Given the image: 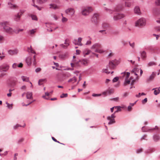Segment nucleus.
Wrapping results in <instances>:
<instances>
[{"label":"nucleus","instance_id":"nucleus-47","mask_svg":"<svg viewBox=\"0 0 160 160\" xmlns=\"http://www.w3.org/2000/svg\"><path fill=\"white\" fill-rule=\"evenodd\" d=\"M130 46L132 48H134L135 46V43L134 42L132 43H130V42H129Z\"/></svg>","mask_w":160,"mask_h":160},{"label":"nucleus","instance_id":"nucleus-51","mask_svg":"<svg viewBox=\"0 0 160 160\" xmlns=\"http://www.w3.org/2000/svg\"><path fill=\"white\" fill-rule=\"evenodd\" d=\"M118 79H119L118 77H115L112 80L113 82H116L118 80Z\"/></svg>","mask_w":160,"mask_h":160},{"label":"nucleus","instance_id":"nucleus-61","mask_svg":"<svg viewBox=\"0 0 160 160\" xmlns=\"http://www.w3.org/2000/svg\"><path fill=\"white\" fill-rule=\"evenodd\" d=\"M91 44V42L90 41H88L86 43V45H90Z\"/></svg>","mask_w":160,"mask_h":160},{"label":"nucleus","instance_id":"nucleus-34","mask_svg":"<svg viewBox=\"0 0 160 160\" xmlns=\"http://www.w3.org/2000/svg\"><path fill=\"white\" fill-rule=\"evenodd\" d=\"M139 71V69L138 68H135L132 70V72H133L134 73L135 75L136 76L138 75L137 73Z\"/></svg>","mask_w":160,"mask_h":160},{"label":"nucleus","instance_id":"nucleus-58","mask_svg":"<svg viewBox=\"0 0 160 160\" xmlns=\"http://www.w3.org/2000/svg\"><path fill=\"white\" fill-rule=\"evenodd\" d=\"M53 18L55 20H57L58 19V17L57 15L55 14H53L52 15Z\"/></svg>","mask_w":160,"mask_h":160},{"label":"nucleus","instance_id":"nucleus-63","mask_svg":"<svg viewBox=\"0 0 160 160\" xmlns=\"http://www.w3.org/2000/svg\"><path fill=\"white\" fill-rule=\"evenodd\" d=\"M105 9L108 12H109L110 13H112V11L110 9H108L107 8H105Z\"/></svg>","mask_w":160,"mask_h":160},{"label":"nucleus","instance_id":"nucleus-29","mask_svg":"<svg viewBox=\"0 0 160 160\" xmlns=\"http://www.w3.org/2000/svg\"><path fill=\"white\" fill-rule=\"evenodd\" d=\"M28 51L29 52H31L32 53H35V52L32 49L31 46H30V47L28 48Z\"/></svg>","mask_w":160,"mask_h":160},{"label":"nucleus","instance_id":"nucleus-10","mask_svg":"<svg viewBox=\"0 0 160 160\" xmlns=\"http://www.w3.org/2000/svg\"><path fill=\"white\" fill-rule=\"evenodd\" d=\"M82 40V38L79 37L78 38L77 40L76 39L74 40L73 41V43L75 45L82 46V44L81 42Z\"/></svg>","mask_w":160,"mask_h":160},{"label":"nucleus","instance_id":"nucleus-1","mask_svg":"<svg viewBox=\"0 0 160 160\" xmlns=\"http://www.w3.org/2000/svg\"><path fill=\"white\" fill-rule=\"evenodd\" d=\"M8 24V22H0V25L3 27L4 29L6 32L9 33H12L14 31L11 28L7 26Z\"/></svg>","mask_w":160,"mask_h":160},{"label":"nucleus","instance_id":"nucleus-48","mask_svg":"<svg viewBox=\"0 0 160 160\" xmlns=\"http://www.w3.org/2000/svg\"><path fill=\"white\" fill-rule=\"evenodd\" d=\"M35 1V0H32V1L33 2V4H32V5L34 6V7H36L38 10H41V8H39L38 6L37 5H36L34 3V2Z\"/></svg>","mask_w":160,"mask_h":160},{"label":"nucleus","instance_id":"nucleus-35","mask_svg":"<svg viewBox=\"0 0 160 160\" xmlns=\"http://www.w3.org/2000/svg\"><path fill=\"white\" fill-rule=\"evenodd\" d=\"M134 103H130V105L128 107V110L129 111H131L132 110V107L134 106Z\"/></svg>","mask_w":160,"mask_h":160},{"label":"nucleus","instance_id":"nucleus-23","mask_svg":"<svg viewBox=\"0 0 160 160\" xmlns=\"http://www.w3.org/2000/svg\"><path fill=\"white\" fill-rule=\"evenodd\" d=\"M156 76V74L154 72H152L149 78L147 80L148 81H149L153 80Z\"/></svg>","mask_w":160,"mask_h":160},{"label":"nucleus","instance_id":"nucleus-43","mask_svg":"<svg viewBox=\"0 0 160 160\" xmlns=\"http://www.w3.org/2000/svg\"><path fill=\"white\" fill-rule=\"evenodd\" d=\"M7 104V107L10 109H11L12 108V104H10L8 102H7L6 103Z\"/></svg>","mask_w":160,"mask_h":160},{"label":"nucleus","instance_id":"nucleus-49","mask_svg":"<svg viewBox=\"0 0 160 160\" xmlns=\"http://www.w3.org/2000/svg\"><path fill=\"white\" fill-rule=\"evenodd\" d=\"M155 65V63L154 62H150L148 64V66H152Z\"/></svg>","mask_w":160,"mask_h":160},{"label":"nucleus","instance_id":"nucleus-41","mask_svg":"<svg viewBox=\"0 0 160 160\" xmlns=\"http://www.w3.org/2000/svg\"><path fill=\"white\" fill-rule=\"evenodd\" d=\"M112 61L113 62V63H114L115 65H118L120 62V61L119 60H117L116 59L112 60Z\"/></svg>","mask_w":160,"mask_h":160},{"label":"nucleus","instance_id":"nucleus-12","mask_svg":"<svg viewBox=\"0 0 160 160\" xmlns=\"http://www.w3.org/2000/svg\"><path fill=\"white\" fill-rule=\"evenodd\" d=\"M124 15L122 14H118L114 16L113 19L114 20H118L124 17Z\"/></svg>","mask_w":160,"mask_h":160},{"label":"nucleus","instance_id":"nucleus-27","mask_svg":"<svg viewBox=\"0 0 160 160\" xmlns=\"http://www.w3.org/2000/svg\"><path fill=\"white\" fill-rule=\"evenodd\" d=\"M80 62L84 65H87L88 62L87 59H83L82 60H79Z\"/></svg>","mask_w":160,"mask_h":160},{"label":"nucleus","instance_id":"nucleus-17","mask_svg":"<svg viewBox=\"0 0 160 160\" xmlns=\"http://www.w3.org/2000/svg\"><path fill=\"white\" fill-rule=\"evenodd\" d=\"M134 12L138 15L141 14V12L140 9V8L138 6H136L134 9Z\"/></svg>","mask_w":160,"mask_h":160},{"label":"nucleus","instance_id":"nucleus-50","mask_svg":"<svg viewBox=\"0 0 160 160\" xmlns=\"http://www.w3.org/2000/svg\"><path fill=\"white\" fill-rule=\"evenodd\" d=\"M67 96L68 94L67 93H63L61 95L60 97L61 98H63L64 97H66Z\"/></svg>","mask_w":160,"mask_h":160},{"label":"nucleus","instance_id":"nucleus-5","mask_svg":"<svg viewBox=\"0 0 160 160\" xmlns=\"http://www.w3.org/2000/svg\"><path fill=\"white\" fill-rule=\"evenodd\" d=\"M25 11L21 10L17 14L14 16L13 17L14 20L16 21H18L20 20L21 16L24 12Z\"/></svg>","mask_w":160,"mask_h":160},{"label":"nucleus","instance_id":"nucleus-39","mask_svg":"<svg viewBox=\"0 0 160 160\" xmlns=\"http://www.w3.org/2000/svg\"><path fill=\"white\" fill-rule=\"evenodd\" d=\"M61 15L62 17V21L63 22H65L68 21V19L63 16V14H61Z\"/></svg>","mask_w":160,"mask_h":160},{"label":"nucleus","instance_id":"nucleus-32","mask_svg":"<svg viewBox=\"0 0 160 160\" xmlns=\"http://www.w3.org/2000/svg\"><path fill=\"white\" fill-rule=\"evenodd\" d=\"M52 93V92H51L49 93H48V92H46L45 93V95H44L42 96V97L43 98H44L45 99H48V98H47L46 97L47 96H48L50 95V94H51Z\"/></svg>","mask_w":160,"mask_h":160},{"label":"nucleus","instance_id":"nucleus-25","mask_svg":"<svg viewBox=\"0 0 160 160\" xmlns=\"http://www.w3.org/2000/svg\"><path fill=\"white\" fill-rule=\"evenodd\" d=\"M76 81L77 78L75 77H74L72 78L69 79L68 81V82H72L73 83L76 82Z\"/></svg>","mask_w":160,"mask_h":160},{"label":"nucleus","instance_id":"nucleus-16","mask_svg":"<svg viewBox=\"0 0 160 160\" xmlns=\"http://www.w3.org/2000/svg\"><path fill=\"white\" fill-rule=\"evenodd\" d=\"M122 75V77L123 78H125V80L128 79V78L129 77L130 73L128 72H124L121 74Z\"/></svg>","mask_w":160,"mask_h":160},{"label":"nucleus","instance_id":"nucleus-26","mask_svg":"<svg viewBox=\"0 0 160 160\" xmlns=\"http://www.w3.org/2000/svg\"><path fill=\"white\" fill-rule=\"evenodd\" d=\"M21 78L23 81L27 82L29 81V78L27 77L22 76L21 77Z\"/></svg>","mask_w":160,"mask_h":160},{"label":"nucleus","instance_id":"nucleus-55","mask_svg":"<svg viewBox=\"0 0 160 160\" xmlns=\"http://www.w3.org/2000/svg\"><path fill=\"white\" fill-rule=\"evenodd\" d=\"M36 32L35 29H32L30 31V34H32L34 33L35 32Z\"/></svg>","mask_w":160,"mask_h":160},{"label":"nucleus","instance_id":"nucleus-37","mask_svg":"<svg viewBox=\"0 0 160 160\" xmlns=\"http://www.w3.org/2000/svg\"><path fill=\"white\" fill-rule=\"evenodd\" d=\"M91 52V51L89 50H86L85 51L83 52V54L84 55V56H85L86 55H88L90 52Z\"/></svg>","mask_w":160,"mask_h":160},{"label":"nucleus","instance_id":"nucleus-6","mask_svg":"<svg viewBox=\"0 0 160 160\" xmlns=\"http://www.w3.org/2000/svg\"><path fill=\"white\" fill-rule=\"evenodd\" d=\"M146 24V20L144 18H141L138 20L136 23V26L141 27L145 26Z\"/></svg>","mask_w":160,"mask_h":160},{"label":"nucleus","instance_id":"nucleus-4","mask_svg":"<svg viewBox=\"0 0 160 160\" xmlns=\"http://www.w3.org/2000/svg\"><path fill=\"white\" fill-rule=\"evenodd\" d=\"M98 15L96 13L93 15L91 19V21L94 23L95 27H97L98 25Z\"/></svg>","mask_w":160,"mask_h":160},{"label":"nucleus","instance_id":"nucleus-59","mask_svg":"<svg viewBox=\"0 0 160 160\" xmlns=\"http://www.w3.org/2000/svg\"><path fill=\"white\" fill-rule=\"evenodd\" d=\"M101 95V94H93L92 95V96L93 97H98L100 96Z\"/></svg>","mask_w":160,"mask_h":160},{"label":"nucleus","instance_id":"nucleus-64","mask_svg":"<svg viewBox=\"0 0 160 160\" xmlns=\"http://www.w3.org/2000/svg\"><path fill=\"white\" fill-rule=\"evenodd\" d=\"M156 4L158 5H160V0H157L156 2Z\"/></svg>","mask_w":160,"mask_h":160},{"label":"nucleus","instance_id":"nucleus-42","mask_svg":"<svg viewBox=\"0 0 160 160\" xmlns=\"http://www.w3.org/2000/svg\"><path fill=\"white\" fill-rule=\"evenodd\" d=\"M95 52H97L99 53H102L104 52V51L100 49V48H98V49L96 50Z\"/></svg>","mask_w":160,"mask_h":160},{"label":"nucleus","instance_id":"nucleus-62","mask_svg":"<svg viewBox=\"0 0 160 160\" xmlns=\"http://www.w3.org/2000/svg\"><path fill=\"white\" fill-rule=\"evenodd\" d=\"M115 113H114L113 114H112L111 116H109L111 117V119H114L115 117Z\"/></svg>","mask_w":160,"mask_h":160},{"label":"nucleus","instance_id":"nucleus-28","mask_svg":"<svg viewBox=\"0 0 160 160\" xmlns=\"http://www.w3.org/2000/svg\"><path fill=\"white\" fill-rule=\"evenodd\" d=\"M152 90H154V93L155 95H157L158 94L160 93V90L159 89L157 88H153Z\"/></svg>","mask_w":160,"mask_h":160},{"label":"nucleus","instance_id":"nucleus-22","mask_svg":"<svg viewBox=\"0 0 160 160\" xmlns=\"http://www.w3.org/2000/svg\"><path fill=\"white\" fill-rule=\"evenodd\" d=\"M107 119L110 121L108 123V124L109 125L114 123L115 122L114 119H111V117H107Z\"/></svg>","mask_w":160,"mask_h":160},{"label":"nucleus","instance_id":"nucleus-46","mask_svg":"<svg viewBox=\"0 0 160 160\" xmlns=\"http://www.w3.org/2000/svg\"><path fill=\"white\" fill-rule=\"evenodd\" d=\"M131 5V3L129 2H125V6L128 7H129Z\"/></svg>","mask_w":160,"mask_h":160},{"label":"nucleus","instance_id":"nucleus-19","mask_svg":"<svg viewBox=\"0 0 160 160\" xmlns=\"http://www.w3.org/2000/svg\"><path fill=\"white\" fill-rule=\"evenodd\" d=\"M125 107L124 106H122L121 107L120 106H117L115 107V109H117V110L114 112V113H115L117 112H118L119 111H121V108H124Z\"/></svg>","mask_w":160,"mask_h":160},{"label":"nucleus","instance_id":"nucleus-14","mask_svg":"<svg viewBox=\"0 0 160 160\" xmlns=\"http://www.w3.org/2000/svg\"><path fill=\"white\" fill-rule=\"evenodd\" d=\"M25 94L27 99H33L32 93V92H28Z\"/></svg>","mask_w":160,"mask_h":160},{"label":"nucleus","instance_id":"nucleus-36","mask_svg":"<svg viewBox=\"0 0 160 160\" xmlns=\"http://www.w3.org/2000/svg\"><path fill=\"white\" fill-rule=\"evenodd\" d=\"M47 0H37V3L38 4H42L47 2Z\"/></svg>","mask_w":160,"mask_h":160},{"label":"nucleus","instance_id":"nucleus-24","mask_svg":"<svg viewBox=\"0 0 160 160\" xmlns=\"http://www.w3.org/2000/svg\"><path fill=\"white\" fill-rule=\"evenodd\" d=\"M141 57L142 59H144L146 57V53L144 51L141 52Z\"/></svg>","mask_w":160,"mask_h":160},{"label":"nucleus","instance_id":"nucleus-18","mask_svg":"<svg viewBox=\"0 0 160 160\" xmlns=\"http://www.w3.org/2000/svg\"><path fill=\"white\" fill-rule=\"evenodd\" d=\"M50 8L54 9H58L60 8V6L55 4H51L50 5Z\"/></svg>","mask_w":160,"mask_h":160},{"label":"nucleus","instance_id":"nucleus-60","mask_svg":"<svg viewBox=\"0 0 160 160\" xmlns=\"http://www.w3.org/2000/svg\"><path fill=\"white\" fill-rule=\"evenodd\" d=\"M41 68H38L36 69L35 71L36 72H40L41 71Z\"/></svg>","mask_w":160,"mask_h":160},{"label":"nucleus","instance_id":"nucleus-8","mask_svg":"<svg viewBox=\"0 0 160 160\" xmlns=\"http://www.w3.org/2000/svg\"><path fill=\"white\" fill-rule=\"evenodd\" d=\"M9 66L8 65L4 64L0 67V71L1 72H6L9 70Z\"/></svg>","mask_w":160,"mask_h":160},{"label":"nucleus","instance_id":"nucleus-3","mask_svg":"<svg viewBox=\"0 0 160 160\" xmlns=\"http://www.w3.org/2000/svg\"><path fill=\"white\" fill-rule=\"evenodd\" d=\"M26 61L28 66L30 65L32 62L34 65H35L36 64L35 55L33 56L32 58L31 56L28 57L26 58Z\"/></svg>","mask_w":160,"mask_h":160},{"label":"nucleus","instance_id":"nucleus-2","mask_svg":"<svg viewBox=\"0 0 160 160\" xmlns=\"http://www.w3.org/2000/svg\"><path fill=\"white\" fill-rule=\"evenodd\" d=\"M93 9L92 7H86L82 8L81 12L83 16H87L89 15Z\"/></svg>","mask_w":160,"mask_h":160},{"label":"nucleus","instance_id":"nucleus-44","mask_svg":"<svg viewBox=\"0 0 160 160\" xmlns=\"http://www.w3.org/2000/svg\"><path fill=\"white\" fill-rule=\"evenodd\" d=\"M31 17L32 18L33 20H38L37 16L34 15H31Z\"/></svg>","mask_w":160,"mask_h":160},{"label":"nucleus","instance_id":"nucleus-21","mask_svg":"<svg viewBox=\"0 0 160 160\" xmlns=\"http://www.w3.org/2000/svg\"><path fill=\"white\" fill-rule=\"evenodd\" d=\"M69 41V40L68 39H66L65 40V45H64L63 44L61 45V46L62 47L64 48H66L69 45V43L68 42Z\"/></svg>","mask_w":160,"mask_h":160},{"label":"nucleus","instance_id":"nucleus-30","mask_svg":"<svg viewBox=\"0 0 160 160\" xmlns=\"http://www.w3.org/2000/svg\"><path fill=\"white\" fill-rule=\"evenodd\" d=\"M154 13L155 15H157L160 13V10L158 9H155L154 11Z\"/></svg>","mask_w":160,"mask_h":160},{"label":"nucleus","instance_id":"nucleus-53","mask_svg":"<svg viewBox=\"0 0 160 160\" xmlns=\"http://www.w3.org/2000/svg\"><path fill=\"white\" fill-rule=\"evenodd\" d=\"M156 128L158 129V128L157 127H156L155 128H152V129H149L147 131H148V132H152V131L154 130Z\"/></svg>","mask_w":160,"mask_h":160},{"label":"nucleus","instance_id":"nucleus-15","mask_svg":"<svg viewBox=\"0 0 160 160\" xmlns=\"http://www.w3.org/2000/svg\"><path fill=\"white\" fill-rule=\"evenodd\" d=\"M18 50L16 49L14 50H10L8 51V53L10 55H14L18 53Z\"/></svg>","mask_w":160,"mask_h":160},{"label":"nucleus","instance_id":"nucleus-9","mask_svg":"<svg viewBox=\"0 0 160 160\" xmlns=\"http://www.w3.org/2000/svg\"><path fill=\"white\" fill-rule=\"evenodd\" d=\"M79 61L77 60L76 59H73L71 63V65L72 68H76L79 66Z\"/></svg>","mask_w":160,"mask_h":160},{"label":"nucleus","instance_id":"nucleus-13","mask_svg":"<svg viewBox=\"0 0 160 160\" xmlns=\"http://www.w3.org/2000/svg\"><path fill=\"white\" fill-rule=\"evenodd\" d=\"M8 5L9 8L11 9H15L18 8V7L16 5L10 2H8Z\"/></svg>","mask_w":160,"mask_h":160},{"label":"nucleus","instance_id":"nucleus-40","mask_svg":"<svg viewBox=\"0 0 160 160\" xmlns=\"http://www.w3.org/2000/svg\"><path fill=\"white\" fill-rule=\"evenodd\" d=\"M106 91L108 94H110L113 92L114 90L113 89H109Z\"/></svg>","mask_w":160,"mask_h":160},{"label":"nucleus","instance_id":"nucleus-54","mask_svg":"<svg viewBox=\"0 0 160 160\" xmlns=\"http://www.w3.org/2000/svg\"><path fill=\"white\" fill-rule=\"evenodd\" d=\"M18 66L16 63H14L12 65V68L14 69L16 68Z\"/></svg>","mask_w":160,"mask_h":160},{"label":"nucleus","instance_id":"nucleus-7","mask_svg":"<svg viewBox=\"0 0 160 160\" xmlns=\"http://www.w3.org/2000/svg\"><path fill=\"white\" fill-rule=\"evenodd\" d=\"M65 12L67 14L72 17L74 15L75 10L73 8H69L65 10Z\"/></svg>","mask_w":160,"mask_h":160},{"label":"nucleus","instance_id":"nucleus-38","mask_svg":"<svg viewBox=\"0 0 160 160\" xmlns=\"http://www.w3.org/2000/svg\"><path fill=\"white\" fill-rule=\"evenodd\" d=\"M130 82V80L128 79L125 80V82L124 84V85L126 86L127 85L129 84Z\"/></svg>","mask_w":160,"mask_h":160},{"label":"nucleus","instance_id":"nucleus-45","mask_svg":"<svg viewBox=\"0 0 160 160\" xmlns=\"http://www.w3.org/2000/svg\"><path fill=\"white\" fill-rule=\"evenodd\" d=\"M46 80V79L39 80L38 81V84L40 85H42V82Z\"/></svg>","mask_w":160,"mask_h":160},{"label":"nucleus","instance_id":"nucleus-31","mask_svg":"<svg viewBox=\"0 0 160 160\" xmlns=\"http://www.w3.org/2000/svg\"><path fill=\"white\" fill-rule=\"evenodd\" d=\"M25 126V124H24L22 126V127L24 128ZM19 127H22V126L19 124H17L13 127V128L14 129H18Z\"/></svg>","mask_w":160,"mask_h":160},{"label":"nucleus","instance_id":"nucleus-56","mask_svg":"<svg viewBox=\"0 0 160 160\" xmlns=\"http://www.w3.org/2000/svg\"><path fill=\"white\" fill-rule=\"evenodd\" d=\"M147 98H146L142 101V102L143 104H145V103H146L147 102Z\"/></svg>","mask_w":160,"mask_h":160},{"label":"nucleus","instance_id":"nucleus-11","mask_svg":"<svg viewBox=\"0 0 160 160\" xmlns=\"http://www.w3.org/2000/svg\"><path fill=\"white\" fill-rule=\"evenodd\" d=\"M101 47V45L98 43H96L93 45L91 49L95 52L97 49H98V48H100Z\"/></svg>","mask_w":160,"mask_h":160},{"label":"nucleus","instance_id":"nucleus-57","mask_svg":"<svg viewBox=\"0 0 160 160\" xmlns=\"http://www.w3.org/2000/svg\"><path fill=\"white\" fill-rule=\"evenodd\" d=\"M122 43L124 46H126L127 44V42L123 40L122 41Z\"/></svg>","mask_w":160,"mask_h":160},{"label":"nucleus","instance_id":"nucleus-33","mask_svg":"<svg viewBox=\"0 0 160 160\" xmlns=\"http://www.w3.org/2000/svg\"><path fill=\"white\" fill-rule=\"evenodd\" d=\"M153 139L155 141H157L160 139V137L157 135H155L153 136Z\"/></svg>","mask_w":160,"mask_h":160},{"label":"nucleus","instance_id":"nucleus-20","mask_svg":"<svg viewBox=\"0 0 160 160\" xmlns=\"http://www.w3.org/2000/svg\"><path fill=\"white\" fill-rule=\"evenodd\" d=\"M115 65L113 62L112 61H110L109 63V66L110 68L111 69H113L115 67Z\"/></svg>","mask_w":160,"mask_h":160},{"label":"nucleus","instance_id":"nucleus-52","mask_svg":"<svg viewBox=\"0 0 160 160\" xmlns=\"http://www.w3.org/2000/svg\"><path fill=\"white\" fill-rule=\"evenodd\" d=\"M102 72L106 73H110V72L108 71L107 69H103L102 70Z\"/></svg>","mask_w":160,"mask_h":160}]
</instances>
